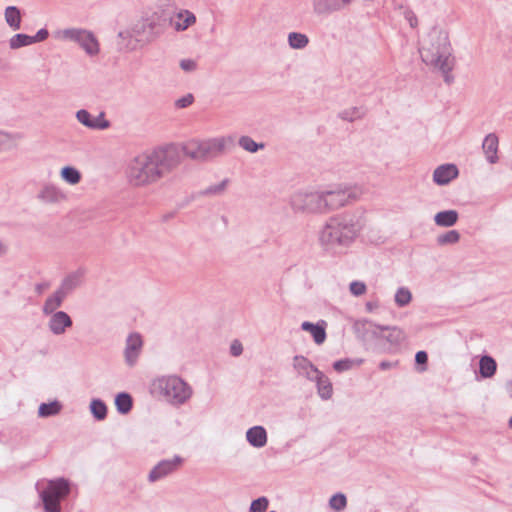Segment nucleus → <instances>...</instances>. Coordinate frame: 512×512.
<instances>
[{"label": "nucleus", "instance_id": "nucleus-18", "mask_svg": "<svg viewBox=\"0 0 512 512\" xmlns=\"http://www.w3.org/2000/svg\"><path fill=\"white\" fill-rule=\"evenodd\" d=\"M293 367L298 375L305 377L310 381H314L316 374L319 372L316 366L306 357L297 355L293 358Z\"/></svg>", "mask_w": 512, "mask_h": 512}, {"label": "nucleus", "instance_id": "nucleus-27", "mask_svg": "<svg viewBox=\"0 0 512 512\" xmlns=\"http://www.w3.org/2000/svg\"><path fill=\"white\" fill-rule=\"evenodd\" d=\"M459 218V214L456 210H444L435 214L434 222L439 227H451L454 226Z\"/></svg>", "mask_w": 512, "mask_h": 512}, {"label": "nucleus", "instance_id": "nucleus-47", "mask_svg": "<svg viewBox=\"0 0 512 512\" xmlns=\"http://www.w3.org/2000/svg\"><path fill=\"white\" fill-rule=\"evenodd\" d=\"M194 101V97L192 94H187L176 100L175 105L177 108H186L190 106Z\"/></svg>", "mask_w": 512, "mask_h": 512}, {"label": "nucleus", "instance_id": "nucleus-58", "mask_svg": "<svg viewBox=\"0 0 512 512\" xmlns=\"http://www.w3.org/2000/svg\"><path fill=\"white\" fill-rule=\"evenodd\" d=\"M510 396L512 397V382H511Z\"/></svg>", "mask_w": 512, "mask_h": 512}, {"label": "nucleus", "instance_id": "nucleus-22", "mask_svg": "<svg viewBox=\"0 0 512 512\" xmlns=\"http://www.w3.org/2000/svg\"><path fill=\"white\" fill-rule=\"evenodd\" d=\"M246 439L251 446L261 448L267 443V432L262 426H254L247 430Z\"/></svg>", "mask_w": 512, "mask_h": 512}, {"label": "nucleus", "instance_id": "nucleus-25", "mask_svg": "<svg viewBox=\"0 0 512 512\" xmlns=\"http://www.w3.org/2000/svg\"><path fill=\"white\" fill-rule=\"evenodd\" d=\"M301 328L304 331H308L311 333L316 344H322L326 339V331H325V322L322 321V324H313L311 322L305 321L301 324Z\"/></svg>", "mask_w": 512, "mask_h": 512}, {"label": "nucleus", "instance_id": "nucleus-23", "mask_svg": "<svg viewBox=\"0 0 512 512\" xmlns=\"http://www.w3.org/2000/svg\"><path fill=\"white\" fill-rule=\"evenodd\" d=\"M483 151L489 163L494 164L498 160V137L494 133L488 134L482 144Z\"/></svg>", "mask_w": 512, "mask_h": 512}, {"label": "nucleus", "instance_id": "nucleus-15", "mask_svg": "<svg viewBox=\"0 0 512 512\" xmlns=\"http://www.w3.org/2000/svg\"><path fill=\"white\" fill-rule=\"evenodd\" d=\"M353 2L354 0H313V11L317 15H328L345 9Z\"/></svg>", "mask_w": 512, "mask_h": 512}, {"label": "nucleus", "instance_id": "nucleus-6", "mask_svg": "<svg viewBox=\"0 0 512 512\" xmlns=\"http://www.w3.org/2000/svg\"><path fill=\"white\" fill-rule=\"evenodd\" d=\"M321 194L323 215L349 205L359 196L356 189L341 184L321 190Z\"/></svg>", "mask_w": 512, "mask_h": 512}, {"label": "nucleus", "instance_id": "nucleus-26", "mask_svg": "<svg viewBox=\"0 0 512 512\" xmlns=\"http://www.w3.org/2000/svg\"><path fill=\"white\" fill-rule=\"evenodd\" d=\"M66 296L57 289L52 295H50L44 302L42 311L45 315H50L57 312V309L62 305Z\"/></svg>", "mask_w": 512, "mask_h": 512}, {"label": "nucleus", "instance_id": "nucleus-35", "mask_svg": "<svg viewBox=\"0 0 512 512\" xmlns=\"http://www.w3.org/2000/svg\"><path fill=\"white\" fill-rule=\"evenodd\" d=\"M19 138L20 136L17 134H10L0 130V151L13 149Z\"/></svg>", "mask_w": 512, "mask_h": 512}, {"label": "nucleus", "instance_id": "nucleus-20", "mask_svg": "<svg viewBox=\"0 0 512 512\" xmlns=\"http://www.w3.org/2000/svg\"><path fill=\"white\" fill-rule=\"evenodd\" d=\"M84 270L78 269L65 276L58 288L66 297L83 283Z\"/></svg>", "mask_w": 512, "mask_h": 512}, {"label": "nucleus", "instance_id": "nucleus-41", "mask_svg": "<svg viewBox=\"0 0 512 512\" xmlns=\"http://www.w3.org/2000/svg\"><path fill=\"white\" fill-rule=\"evenodd\" d=\"M363 363V359H341L333 363V368L337 372H344L352 369L354 366H359Z\"/></svg>", "mask_w": 512, "mask_h": 512}, {"label": "nucleus", "instance_id": "nucleus-36", "mask_svg": "<svg viewBox=\"0 0 512 512\" xmlns=\"http://www.w3.org/2000/svg\"><path fill=\"white\" fill-rule=\"evenodd\" d=\"M238 143L242 149L250 153H255L265 147L264 143H257L249 136H241Z\"/></svg>", "mask_w": 512, "mask_h": 512}, {"label": "nucleus", "instance_id": "nucleus-13", "mask_svg": "<svg viewBox=\"0 0 512 512\" xmlns=\"http://www.w3.org/2000/svg\"><path fill=\"white\" fill-rule=\"evenodd\" d=\"M143 340L139 333H131L126 339L124 349L125 362L129 367H133L142 352Z\"/></svg>", "mask_w": 512, "mask_h": 512}, {"label": "nucleus", "instance_id": "nucleus-30", "mask_svg": "<svg viewBox=\"0 0 512 512\" xmlns=\"http://www.w3.org/2000/svg\"><path fill=\"white\" fill-rule=\"evenodd\" d=\"M60 176L69 185H77L82 179L80 171L73 166H64L60 170Z\"/></svg>", "mask_w": 512, "mask_h": 512}, {"label": "nucleus", "instance_id": "nucleus-14", "mask_svg": "<svg viewBox=\"0 0 512 512\" xmlns=\"http://www.w3.org/2000/svg\"><path fill=\"white\" fill-rule=\"evenodd\" d=\"M75 116L79 123L91 130H104L110 127V122L105 119L104 112L93 117L86 109H80Z\"/></svg>", "mask_w": 512, "mask_h": 512}, {"label": "nucleus", "instance_id": "nucleus-37", "mask_svg": "<svg viewBox=\"0 0 512 512\" xmlns=\"http://www.w3.org/2000/svg\"><path fill=\"white\" fill-rule=\"evenodd\" d=\"M460 240V233L457 230H449L437 236L436 241L440 246L456 244Z\"/></svg>", "mask_w": 512, "mask_h": 512}, {"label": "nucleus", "instance_id": "nucleus-9", "mask_svg": "<svg viewBox=\"0 0 512 512\" xmlns=\"http://www.w3.org/2000/svg\"><path fill=\"white\" fill-rule=\"evenodd\" d=\"M70 492V484L64 478L50 480L46 490L42 491L41 499L47 512H60V500Z\"/></svg>", "mask_w": 512, "mask_h": 512}, {"label": "nucleus", "instance_id": "nucleus-11", "mask_svg": "<svg viewBox=\"0 0 512 512\" xmlns=\"http://www.w3.org/2000/svg\"><path fill=\"white\" fill-rule=\"evenodd\" d=\"M183 459L180 456H174L172 459H165L157 463L148 474L150 483L157 482L176 472L182 465Z\"/></svg>", "mask_w": 512, "mask_h": 512}, {"label": "nucleus", "instance_id": "nucleus-21", "mask_svg": "<svg viewBox=\"0 0 512 512\" xmlns=\"http://www.w3.org/2000/svg\"><path fill=\"white\" fill-rule=\"evenodd\" d=\"M196 22V16L189 10H181L171 19V25L176 31H185Z\"/></svg>", "mask_w": 512, "mask_h": 512}, {"label": "nucleus", "instance_id": "nucleus-4", "mask_svg": "<svg viewBox=\"0 0 512 512\" xmlns=\"http://www.w3.org/2000/svg\"><path fill=\"white\" fill-rule=\"evenodd\" d=\"M151 390L173 405L184 404L192 395L191 387L176 375L162 376L155 379L152 382Z\"/></svg>", "mask_w": 512, "mask_h": 512}, {"label": "nucleus", "instance_id": "nucleus-53", "mask_svg": "<svg viewBox=\"0 0 512 512\" xmlns=\"http://www.w3.org/2000/svg\"><path fill=\"white\" fill-rule=\"evenodd\" d=\"M406 19L408 20L409 24L411 27H416L417 24H418V20H417V17L416 15L413 13V12H408L406 14Z\"/></svg>", "mask_w": 512, "mask_h": 512}, {"label": "nucleus", "instance_id": "nucleus-3", "mask_svg": "<svg viewBox=\"0 0 512 512\" xmlns=\"http://www.w3.org/2000/svg\"><path fill=\"white\" fill-rule=\"evenodd\" d=\"M422 61L436 70H439L444 81L451 84L454 80L451 71L454 68V57L448 37L442 31L433 29L424 39L419 50Z\"/></svg>", "mask_w": 512, "mask_h": 512}, {"label": "nucleus", "instance_id": "nucleus-31", "mask_svg": "<svg viewBox=\"0 0 512 512\" xmlns=\"http://www.w3.org/2000/svg\"><path fill=\"white\" fill-rule=\"evenodd\" d=\"M61 409L62 405L57 400L49 403H41L38 408V416L41 418L55 416L60 413Z\"/></svg>", "mask_w": 512, "mask_h": 512}, {"label": "nucleus", "instance_id": "nucleus-2", "mask_svg": "<svg viewBox=\"0 0 512 512\" xmlns=\"http://www.w3.org/2000/svg\"><path fill=\"white\" fill-rule=\"evenodd\" d=\"M363 228L361 216L355 213H343L330 217L319 230L318 240L328 252L340 253L348 248Z\"/></svg>", "mask_w": 512, "mask_h": 512}, {"label": "nucleus", "instance_id": "nucleus-43", "mask_svg": "<svg viewBox=\"0 0 512 512\" xmlns=\"http://www.w3.org/2000/svg\"><path fill=\"white\" fill-rule=\"evenodd\" d=\"M363 115H364L363 110L358 107H352V108L346 109L340 113V117L343 120H347V121H354L356 119L361 118Z\"/></svg>", "mask_w": 512, "mask_h": 512}, {"label": "nucleus", "instance_id": "nucleus-46", "mask_svg": "<svg viewBox=\"0 0 512 512\" xmlns=\"http://www.w3.org/2000/svg\"><path fill=\"white\" fill-rule=\"evenodd\" d=\"M366 284L362 281H352L349 285V291L353 296L359 297L366 293Z\"/></svg>", "mask_w": 512, "mask_h": 512}, {"label": "nucleus", "instance_id": "nucleus-52", "mask_svg": "<svg viewBox=\"0 0 512 512\" xmlns=\"http://www.w3.org/2000/svg\"><path fill=\"white\" fill-rule=\"evenodd\" d=\"M398 362H390V361H381L379 363V368L381 370H389L392 368H395L397 366Z\"/></svg>", "mask_w": 512, "mask_h": 512}, {"label": "nucleus", "instance_id": "nucleus-45", "mask_svg": "<svg viewBox=\"0 0 512 512\" xmlns=\"http://www.w3.org/2000/svg\"><path fill=\"white\" fill-rule=\"evenodd\" d=\"M269 501L266 497H259L253 500L250 505V512H265L268 508Z\"/></svg>", "mask_w": 512, "mask_h": 512}, {"label": "nucleus", "instance_id": "nucleus-50", "mask_svg": "<svg viewBox=\"0 0 512 512\" xmlns=\"http://www.w3.org/2000/svg\"><path fill=\"white\" fill-rule=\"evenodd\" d=\"M49 33L46 29H40L36 35L34 36H31L32 38V43H37V42H41V41H44L45 39H47Z\"/></svg>", "mask_w": 512, "mask_h": 512}, {"label": "nucleus", "instance_id": "nucleus-29", "mask_svg": "<svg viewBox=\"0 0 512 512\" xmlns=\"http://www.w3.org/2000/svg\"><path fill=\"white\" fill-rule=\"evenodd\" d=\"M4 17L7 25L12 30H19L21 27V12L16 6H8L5 9Z\"/></svg>", "mask_w": 512, "mask_h": 512}, {"label": "nucleus", "instance_id": "nucleus-12", "mask_svg": "<svg viewBox=\"0 0 512 512\" xmlns=\"http://www.w3.org/2000/svg\"><path fill=\"white\" fill-rule=\"evenodd\" d=\"M353 328L357 336L364 341L382 338L383 326L377 325L367 319L357 320Z\"/></svg>", "mask_w": 512, "mask_h": 512}, {"label": "nucleus", "instance_id": "nucleus-40", "mask_svg": "<svg viewBox=\"0 0 512 512\" xmlns=\"http://www.w3.org/2000/svg\"><path fill=\"white\" fill-rule=\"evenodd\" d=\"M90 410L97 420H103L107 415V407L100 399H93L91 401Z\"/></svg>", "mask_w": 512, "mask_h": 512}, {"label": "nucleus", "instance_id": "nucleus-28", "mask_svg": "<svg viewBox=\"0 0 512 512\" xmlns=\"http://www.w3.org/2000/svg\"><path fill=\"white\" fill-rule=\"evenodd\" d=\"M497 370L496 361L488 355H484L479 361V373L482 378H491L495 375Z\"/></svg>", "mask_w": 512, "mask_h": 512}, {"label": "nucleus", "instance_id": "nucleus-56", "mask_svg": "<svg viewBox=\"0 0 512 512\" xmlns=\"http://www.w3.org/2000/svg\"><path fill=\"white\" fill-rule=\"evenodd\" d=\"M7 251L6 245L0 240V255L5 254Z\"/></svg>", "mask_w": 512, "mask_h": 512}, {"label": "nucleus", "instance_id": "nucleus-48", "mask_svg": "<svg viewBox=\"0 0 512 512\" xmlns=\"http://www.w3.org/2000/svg\"><path fill=\"white\" fill-rule=\"evenodd\" d=\"M180 67L186 72H192L196 69L197 64L192 59H183L180 61Z\"/></svg>", "mask_w": 512, "mask_h": 512}, {"label": "nucleus", "instance_id": "nucleus-8", "mask_svg": "<svg viewBox=\"0 0 512 512\" xmlns=\"http://www.w3.org/2000/svg\"><path fill=\"white\" fill-rule=\"evenodd\" d=\"M154 24L145 20L137 21L131 27L120 31L118 37L121 44L128 50H135L139 46L151 42L154 38Z\"/></svg>", "mask_w": 512, "mask_h": 512}, {"label": "nucleus", "instance_id": "nucleus-16", "mask_svg": "<svg viewBox=\"0 0 512 512\" xmlns=\"http://www.w3.org/2000/svg\"><path fill=\"white\" fill-rule=\"evenodd\" d=\"M38 199L47 204H59L67 200V194L59 186L45 184L38 193Z\"/></svg>", "mask_w": 512, "mask_h": 512}, {"label": "nucleus", "instance_id": "nucleus-34", "mask_svg": "<svg viewBox=\"0 0 512 512\" xmlns=\"http://www.w3.org/2000/svg\"><path fill=\"white\" fill-rule=\"evenodd\" d=\"M309 43L307 35L299 32H290L288 34V44L292 49H303Z\"/></svg>", "mask_w": 512, "mask_h": 512}, {"label": "nucleus", "instance_id": "nucleus-32", "mask_svg": "<svg viewBox=\"0 0 512 512\" xmlns=\"http://www.w3.org/2000/svg\"><path fill=\"white\" fill-rule=\"evenodd\" d=\"M383 331H388L385 339L392 345H399L406 339L404 331L398 327L383 326Z\"/></svg>", "mask_w": 512, "mask_h": 512}, {"label": "nucleus", "instance_id": "nucleus-42", "mask_svg": "<svg viewBox=\"0 0 512 512\" xmlns=\"http://www.w3.org/2000/svg\"><path fill=\"white\" fill-rule=\"evenodd\" d=\"M329 506L332 510L340 512L347 506V499L343 493L334 494L329 500Z\"/></svg>", "mask_w": 512, "mask_h": 512}, {"label": "nucleus", "instance_id": "nucleus-57", "mask_svg": "<svg viewBox=\"0 0 512 512\" xmlns=\"http://www.w3.org/2000/svg\"><path fill=\"white\" fill-rule=\"evenodd\" d=\"M509 426L512 428V417L509 420Z\"/></svg>", "mask_w": 512, "mask_h": 512}, {"label": "nucleus", "instance_id": "nucleus-39", "mask_svg": "<svg viewBox=\"0 0 512 512\" xmlns=\"http://www.w3.org/2000/svg\"><path fill=\"white\" fill-rule=\"evenodd\" d=\"M33 44L32 38L26 34H15L9 40V47L13 50Z\"/></svg>", "mask_w": 512, "mask_h": 512}, {"label": "nucleus", "instance_id": "nucleus-17", "mask_svg": "<svg viewBox=\"0 0 512 512\" xmlns=\"http://www.w3.org/2000/svg\"><path fill=\"white\" fill-rule=\"evenodd\" d=\"M72 326L71 317L64 311H57L51 314L48 322L49 330L54 335H62L65 333L67 328Z\"/></svg>", "mask_w": 512, "mask_h": 512}, {"label": "nucleus", "instance_id": "nucleus-10", "mask_svg": "<svg viewBox=\"0 0 512 512\" xmlns=\"http://www.w3.org/2000/svg\"><path fill=\"white\" fill-rule=\"evenodd\" d=\"M62 38L79 44L91 56L98 54L99 43L91 31L81 28H69L62 32Z\"/></svg>", "mask_w": 512, "mask_h": 512}, {"label": "nucleus", "instance_id": "nucleus-54", "mask_svg": "<svg viewBox=\"0 0 512 512\" xmlns=\"http://www.w3.org/2000/svg\"><path fill=\"white\" fill-rule=\"evenodd\" d=\"M49 288V283L47 282H43V283H38L36 284L35 286V291L38 293V294H42L45 290H47Z\"/></svg>", "mask_w": 512, "mask_h": 512}, {"label": "nucleus", "instance_id": "nucleus-7", "mask_svg": "<svg viewBox=\"0 0 512 512\" xmlns=\"http://www.w3.org/2000/svg\"><path fill=\"white\" fill-rule=\"evenodd\" d=\"M293 212L323 215L321 190H298L289 199Z\"/></svg>", "mask_w": 512, "mask_h": 512}, {"label": "nucleus", "instance_id": "nucleus-5", "mask_svg": "<svg viewBox=\"0 0 512 512\" xmlns=\"http://www.w3.org/2000/svg\"><path fill=\"white\" fill-rule=\"evenodd\" d=\"M229 139L215 137L208 139H191L181 146V152L194 161H208L221 155Z\"/></svg>", "mask_w": 512, "mask_h": 512}, {"label": "nucleus", "instance_id": "nucleus-55", "mask_svg": "<svg viewBox=\"0 0 512 512\" xmlns=\"http://www.w3.org/2000/svg\"><path fill=\"white\" fill-rule=\"evenodd\" d=\"M379 306L378 302L376 301H369L365 304V308L368 312H372L374 311L375 309H377Z\"/></svg>", "mask_w": 512, "mask_h": 512}, {"label": "nucleus", "instance_id": "nucleus-44", "mask_svg": "<svg viewBox=\"0 0 512 512\" xmlns=\"http://www.w3.org/2000/svg\"><path fill=\"white\" fill-rule=\"evenodd\" d=\"M228 180H223L218 184L208 186L204 191V195H220L222 194L227 187Z\"/></svg>", "mask_w": 512, "mask_h": 512}, {"label": "nucleus", "instance_id": "nucleus-24", "mask_svg": "<svg viewBox=\"0 0 512 512\" xmlns=\"http://www.w3.org/2000/svg\"><path fill=\"white\" fill-rule=\"evenodd\" d=\"M314 381L316 382L318 395L323 400L330 399L333 394V388L329 378L326 375H324L321 371H319L316 374Z\"/></svg>", "mask_w": 512, "mask_h": 512}, {"label": "nucleus", "instance_id": "nucleus-1", "mask_svg": "<svg viewBox=\"0 0 512 512\" xmlns=\"http://www.w3.org/2000/svg\"><path fill=\"white\" fill-rule=\"evenodd\" d=\"M180 163L181 155L177 146L158 147L130 160L126 170L127 181L134 187L156 184L175 170Z\"/></svg>", "mask_w": 512, "mask_h": 512}, {"label": "nucleus", "instance_id": "nucleus-49", "mask_svg": "<svg viewBox=\"0 0 512 512\" xmlns=\"http://www.w3.org/2000/svg\"><path fill=\"white\" fill-rule=\"evenodd\" d=\"M242 352H243L242 343L239 340H234L230 346L231 355L238 357L242 354Z\"/></svg>", "mask_w": 512, "mask_h": 512}, {"label": "nucleus", "instance_id": "nucleus-33", "mask_svg": "<svg viewBox=\"0 0 512 512\" xmlns=\"http://www.w3.org/2000/svg\"><path fill=\"white\" fill-rule=\"evenodd\" d=\"M117 411L121 414H127L132 408V397L125 392L119 393L115 398Z\"/></svg>", "mask_w": 512, "mask_h": 512}, {"label": "nucleus", "instance_id": "nucleus-38", "mask_svg": "<svg viewBox=\"0 0 512 512\" xmlns=\"http://www.w3.org/2000/svg\"><path fill=\"white\" fill-rule=\"evenodd\" d=\"M412 300V293L407 287H400L397 289L394 301L398 307L407 306Z\"/></svg>", "mask_w": 512, "mask_h": 512}, {"label": "nucleus", "instance_id": "nucleus-19", "mask_svg": "<svg viewBox=\"0 0 512 512\" xmlns=\"http://www.w3.org/2000/svg\"><path fill=\"white\" fill-rule=\"evenodd\" d=\"M458 168L454 164H443L433 172V181L438 185H446L458 176Z\"/></svg>", "mask_w": 512, "mask_h": 512}, {"label": "nucleus", "instance_id": "nucleus-51", "mask_svg": "<svg viewBox=\"0 0 512 512\" xmlns=\"http://www.w3.org/2000/svg\"><path fill=\"white\" fill-rule=\"evenodd\" d=\"M428 360V355L425 351H418L415 355V361L417 364H426Z\"/></svg>", "mask_w": 512, "mask_h": 512}]
</instances>
